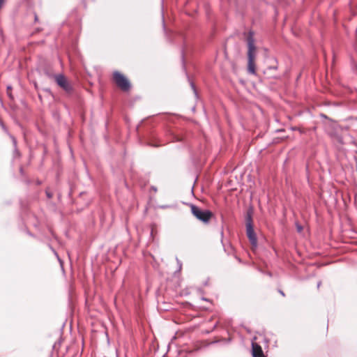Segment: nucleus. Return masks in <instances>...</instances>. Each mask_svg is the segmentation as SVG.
I'll return each mask as SVG.
<instances>
[{
	"label": "nucleus",
	"instance_id": "nucleus-1",
	"mask_svg": "<svg viewBox=\"0 0 357 357\" xmlns=\"http://www.w3.org/2000/svg\"><path fill=\"white\" fill-rule=\"evenodd\" d=\"M248 44V71L249 73L256 74L255 58L257 53V48L255 45V39L253 33L250 31L247 37Z\"/></svg>",
	"mask_w": 357,
	"mask_h": 357
},
{
	"label": "nucleus",
	"instance_id": "nucleus-2",
	"mask_svg": "<svg viewBox=\"0 0 357 357\" xmlns=\"http://www.w3.org/2000/svg\"><path fill=\"white\" fill-rule=\"evenodd\" d=\"M191 212L195 217L199 220L207 223L209 222L213 214L208 210H202L200 208L192 204L190 206Z\"/></svg>",
	"mask_w": 357,
	"mask_h": 357
},
{
	"label": "nucleus",
	"instance_id": "nucleus-3",
	"mask_svg": "<svg viewBox=\"0 0 357 357\" xmlns=\"http://www.w3.org/2000/svg\"><path fill=\"white\" fill-rule=\"evenodd\" d=\"M113 78L116 85L123 91H128L130 89V84L129 81L119 72H114Z\"/></svg>",
	"mask_w": 357,
	"mask_h": 357
},
{
	"label": "nucleus",
	"instance_id": "nucleus-4",
	"mask_svg": "<svg viewBox=\"0 0 357 357\" xmlns=\"http://www.w3.org/2000/svg\"><path fill=\"white\" fill-rule=\"evenodd\" d=\"M54 79L56 84L66 92H70L72 90L71 85L63 75H56Z\"/></svg>",
	"mask_w": 357,
	"mask_h": 357
},
{
	"label": "nucleus",
	"instance_id": "nucleus-5",
	"mask_svg": "<svg viewBox=\"0 0 357 357\" xmlns=\"http://www.w3.org/2000/svg\"><path fill=\"white\" fill-rule=\"evenodd\" d=\"M246 233L247 236L251 243V244L256 247L257 245V239L255 235V233L254 231V229L251 222V220L248 221L246 223Z\"/></svg>",
	"mask_w": 357,
	"mask_h": 357
},
{
	"label": "nucleus",
	"instance_id": "nucleus-6",
	"mask_svg": "<svg viewBox=\"0 0 357 357\" xmlns=\"http://www.w3.org/2000/svg\"><path fill=\"white\" fill-rule=\"evenodd\" d=\"M252 357H265L261 346L254 342L252 343Z\"/></svg>",
	"mask_w": 357,
	"mask_h": 357
},
{
	"label": "nucleus",
	"instance_id": "nucleus-7",
	"mask_svg": "<svg viewBox=\"0 0 357 357\" xmlns=\"http://www.w3.org/2000/svg\"><path fill=\"white\" fill-rule=\"evenodd\" d=\"M296 227H297L298 231V232H301V231L303 230V227L301 225H297Z\"/></svg>",
	"mask_w": 357,
	"mask_h": 357
},
{
	"label": "nucleus",
	"instance_id": "nucleus-8",
	"mask_svg": "<svg viewBox=\"0 0 357 357\" xmlns=\"http://www.w3.org/2000/svg\"><path fill=\"white\" fill-rule=\"evenodd\" d=\"M3 0H0V9L3 6Z\"/></svg>",
	"mask_w": 357,
	"mask_h": 357
},
{
	"label": "nucleus",
	"instance_id": "nucleus-9",
	"mask_svg": "<svg viewBox=\"0 0 357 357\" xmlns=\"http://www.w3.org/2000/svg\"><path fill=\"white\" fill-rule=\"evenodd\" d=\"M280 293L282 295V296H284V294L283 293L282 291H280Z\"/></svg>",
	"mask_w": 357,
	"mask_h": 357
},
{
	"label": "nucleus",
	"instance_id": "nucleus-10",
	"mask_svg": "<svg viewBox=\"0 0 357 357\" xmlns=\"http://www.w3.org/2000/svg\"><path fill=\"white\" fill-rule=\"evenodd\" d=\"M47 196H48L49 197H51L50 194H49L48 192H47Z\"/></svg>",
	"mask_w": 357,
	"mask_h": 357
},
{
	"label": "nucleus",
	"instance_id": "nucleus-11",
	"mask_svg": "<svg viewBox=\"0 0 357 357\" xmlns=\"http://www.w3.org/2000/svg\"><path fill=\"white\" fill-rule=\"evenodd\" d=\"M13 142H14L15 144H16V141H15V139L14 138H13Z\"/></svg>",
	"mask_w": 357,
	"mask_h": 357
}]
</instances>
